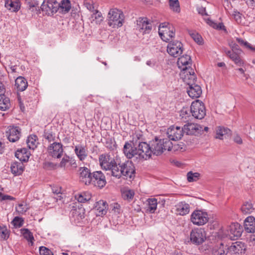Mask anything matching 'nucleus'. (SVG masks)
Masks as SVG:
<instances>
[{"label":"nucleus","instance_id":"nucleus-1","mask_svg":"<svg viewBox=\"0 0 255 255\" xmlns=\"http://www.w3.org/2000/svg\"><path fill=\"white\" fill-rule=\"evenodd\" d=\"M134 173V167L131 161L128 160L122 163L119 160V165L114 170L113 176L120 178L122 176H125L131 178Z\"/></svg>","mask_w":255,"mask_h":255},{"label":"nucleus","instance_id":"nucleus-2","mask_svg":"<svg viewBox=\"0 0 255 255\" xmlns=\"http://www.w3.org/2000/svg\"><path fill=\"white\" fill-rule=\"evenodd\" d=\"M152 154L156 155L161 154L164 150L170 151L173 147L171 141L168 139H158L157 137L150 142Z\"/></svg>","mask_w":255,"mask_h":255},{"label":"nucleus","instance_id":"nucleus-3","mask_svg":"<svg viewBox=\"0 0 255 255\" xmlns=\"http://www.w3.org/2000/svg\"><path fill=\"white\" fill-rule=\"evenodd\" d=\"M100 166L103 169L111 171L113 176L114 170L116 169L117 166L119 164V159L114 158L108 154H102L99 156Z\"/></svg>","mask_w":255,"mask_h":255},{"label":"nucleus","instance_id":"nucleus-4","mask_svg":"<svg viewBox=\"0 0 255 255\" xmlns=\"http://www.w3.org/2000/svg\"><path fill=\"white\" fill-rule=\"evenodd\" d=\"M123 12L117 8L111 9L108 13V24L113 28L122 26L124 21Z\"/></svg>","mask_w":255,"mask_h":255},{"label":"nucleus","instance_id":"nucleus-5","mask_svg":"<svg viewBox=\"0 0 255 255\" xmlns=\"http://www.w3.org/2000/svg\"><path fill=\"white\" fill-rule=\"evenodd\" d=\"M209 217L207 212L202 210L194 211L190 216V221L195 225L203 226L206 224Z\"/></svg>","mask_w":255,"mask_h":255},{"label":"nucleus","instance_id":"nucleus-6","mask_svg":"<svg viewBox=\"0 0 255 255\" xmlns=\"http://www.w3.org/2000/svg\"><path fill=\"white\" fill-rule=\"evenodd\" d=\"M190 108L192 115L195 119L201 120L203 119L206 115L204 104L198 100L193 102Z\"/></svg>","mask_w":255,"mask_h":255},{"label":"nucleus","instance_id":"nucleus-7","mask_svg":"<svg viewBox=\"0 0 255 255\" xmlns=\"http://www.w3.org/2000/svg\"><path fill=\"white\" fill-rule=\"evenodd\" d=\"M41 9L47 15H52L59 8V3L55 0H45L41 5Z\"/></svg>","mask_w":255,"mask_h":255},{"label":"nucleus","instance_id":"nucleus-8","mask_svg":"<svg viewBox=\"0 0 255 255\" xmlns=\"http://www.w3.org/2000/svg\"><path fill=\"white\" fill-rule=\"evenodd\" d=\"M190 239L192 243L196 245L203 243L206 239V232L203 229H194L190 233Z\"/></svg>","mask_w":255,"mask_h":255},{"label":"nucleus","instance_id":"nucleus-9","mask_svg":"<svg viewBox=\"0 0 255 255\" xmlns=\"http://www.w3.org/2000/svg\"><path fill=\"white\" fill-rule=\"evenodd\" d=\"M63 145L60 142H54L47 147V152L49 156L55 158H60L63 153Z\"/></svg>","mask_w":255,"mask_h":255},{"label":"nucleus","instance_id":"nucleus-10","mask_svg":"<svg viewBox=\"0 0 255 255\" xmlns=\"http://www.w3.org/2000/svg\"><path fill=\"white\" fill-rule=\"evenodd\" d=\"M167 51L171 56L177 57L183 52V44L178 40L170 41L167 45Z\"/></svg>","mask_w":255,"mask_h":255},{"label":"nucleus","instance_id":"nucleus-11","mask_svg":"<svg viewBox=\"0 0 255 255\" xmlns=\"http://www.w3.org/2000/svg\"><path fill=\"white\" fill-rule=\"evenodd\" d=\"M137 30L142 34H148L152 29V24L146 17H139L136 21Z\"/></svg>","mask_w":255,"mask_h":255},{"label":"nucleus","instance_id":"nucleus-12","mask_svg":"<svg viewBox=\"0 0 255 255\" xmlns=\"http://www.w3.org/2000/svg\"><path fill=\"white\" fill-rule=\"evenodd\" d=\"M227 232L226 236L229 237L231 240H234L235 238L241 236L242 228L239 223H233L228 227Z\"/></svg>","mask_w":255,"mask_h":255},{"label":"nucleus","instance_id":"nucleus-13","mask_svg":"<svg viewBox=\"0 0 255 255\" xmlns=\"http://www.w3.org/2000/svg\"><path fill=\"white\" fill-rule=\"evenodd\" d=\"M137 150L139 159H146L151 156L152 151L151 150L150 143L148 144L145 142H140L138 145Z\"/></svg>","mask_w":255,"mask_h":255},{"label":"nucleus","instance_id":"nucleus-14","mask_svg":"<svg viewBox=\"0 0 255 255\" xmlns=\"http://www.w3.org/2000/svg\"><path fill=\"white\" fill-rule=\"evenodd\" d=\"M106 183L105 176L102 171H98L92 173L91 185L102 188L106 185Z\"/></svg>","mask_w":255,"mask_h":255},{"label":"nucleus","instance_id":"nucleus-15","mask_svg":"<svg viewBox=\"0 0 255 255\" xmlns=\"http://www.w3.org/2000/svg\"><path fill=\"white\" fill-rule=\"evenodd\" d=\"M184 131L183 128L180 127L172 126L168 128L167 130V135L168 139L171 140L176 141L180 139L183 135Z\"/></svg>","mask_w":255,"mask_h":255},{"label":"nucleus","instance_id":"nucleus-16","mask_svg":"<svg viewBox=\"0 0 255 255\" xmlns=\"http://www.w3.org/2000/svg\"><path fill=\"white\" fill-rule=\"evenodd\" d=\"M79 180L86 185L91 184L92 173L90 170L86 167H80L78 170Z\"/></svg>","mask_w":255,"mask_h":255},{"label":"nucleus","instance_id":"nucleus-17","mask_svg":"<svg viewBox=\"0 0 255 255\" xmlns=\"http://www.w3.org/2000/svg\"><path fill=\"white\" fill-rule=\"evenodd\" d=\"M184 133L188 135H198L203 130V128L199 125L194 123H187L183 128Z\"/></svg>","mask_w":255,"mask_h":255},{"label":"nucleus","instance_id":"nucleus-18","mask_svg":"<svg viewBox=\"0 0 255 255\" xmlns=\"http://www.w3.org/2000/svg\"><path fill=\"white\" fill-rule=\"evenodd\" d=\"M123 152L125 155L129 159L135 157L139 158L137 147L134 146L132 144L126 142L124 146Z\"/></svg>","mask_w":255,"mask_h":255},{"label":"nucleus","instance_id":"nucleus-19","mask_svg":"<svg viewBox=\"0 0 255 255\" xmlns=\"http://www.w3.org/2000/svg\"><path fill=\"white\" fill-rule=\"evenodd\" d=\"M6 135L9 141L16 142L20 138V129L17 127L9 126L6 132Z\"/></svg>","mask_w":255,"mask_h":255},{"label":"nucleus","instance_id":"nucleus-20","mask_svg":"<svg viewBox=\"0 0 255 255\" xmlns=\"http://www.w3.org/2000/svg\"><path fill=\"white\" fill-rule=\"evenodd\" d=\"M224 52L226 55L233 61L234 62L239 66H242L244 65V62L241 59L240 54L241 51L239 49L237 50V52H235L233 49L232 50H228L225 49Z\"/></svg>","mask_w":255,"mask_h":255},{"label":"nucleus","instance_id":"nucleus-21","mask_svg":"<svg viewBox=\"0 0 255 255\" xmlns=\"http://www.w3.org/2000/svg\"><path fill=\"white\" fill-rule=\"evenodd\" d=\"M58 166L64 169H67L69 167L76 168L77 167V163L74 157L65 154L59 163Z\"/></svg>","mask_w":255,"mask_h":255},{"label":"nucleus","instance_id":"nucleus-22","mask_svg":"<svg viewBox=\"0 0 255 255\" xmlns=\"http://www.w3.org/2000/svg\"><path fill=\"white\" fill-rule=\"evenodd\" d=\"M177 65L179 68L182 71L188 70L191 65V59L190 56L188 55H183L178 58L177 61Z\"/></svg>","mask_w":255,"mask_h":255},{"label":"nucleus","instance_id":"nucleus-23","mask_svg":"<svg viewBox=\"0 0 255 255\" xmlns=\"http://www.w3.org/2000/svg\"><path fill=\"white\" fill-rule=\"evenodd\" d=\"M159 35L162 40L165 42H169L175 36V30L172 27H165V29L159 28Z\"/></svg>","mask_w":255,"mask_h":255},{"label":"nucleus","instance_id":"nucleus-24","mask_svg":"<svg viewBox=\"0 0 255 255\" xmlns=\"http://www.w3.org/2000/svg\"><path fill=\"white\" fill-rule=\"evenodd\" d=\"M74 152L80 161L84 160L88 156L87 148L83 144H79L76 145L74 147Z\"/></svg>","mask_w":255,"mask_h":255},{"label":"nucleus","instance_id":"nucleus-25","mask_svg":"<svg viewBox=\"0 0 255 255\" xmlns=\"http://www.w3.org/2000/svg\"><path fill=\"white\" fill-rule=\"evenodd\" d=\"M228 252L231 254H242L246 250L245 244L242 242L238 241L232 244L228 248Z\"/></svg>","mask_w":255,"mask_h":255},{"label":"nucleus","instance_id":"nucleus-26","mask_svg":"<svg viewBox=\"0 0 255 255\" xmlns=\"http://www.w3.org/2000/svg\"><path fill=\"white\" fill-rule=\"evenodd\" d=\"M184 74L183 81L187 85L190 86L196 84V77L192 69L185 71Z\"/></svg>","mask_w":255,"mask_h":255},{"label":"nucleus","instance_id":"nucleus-27","mask_svg":"<svg viewBox=\"0 0 255 255\" xmlns=\"http://www.w3.org/2000/svg\"><path fill=\"white\" fill-rule=\"evenodd\" d=\"M95 209L97 216H101L106 215L108 210V204L104 200H100L95 204Z\"/></svg>","mask_w":255,"mask_h":255},{"label":"nucleus","instance_id":"nucleus-28","mask_svg":"<svg viewBox=\"0 0 255 255\" xmlns=\"http://www.w3.org/2000/svg\"><path fill=\"white\" fill-rule=\"evenodd\" d=\"M187 92L189 97L192 98H199L202 94L201 87L196 84L189 86Z\"/></svg>","mask_w":255,"mask_h":255},{"label":"nucleus","instance_id":"nucleus-29","mask_svg":"<svg viewBox=\"0 0 255 255\" xmlns=\"http://www.w3.org/2000/svg\"><path fill=\"white\" fill-rule=\"evenodd\" d=\"M244 228L248 233H254L255 231V218L253 216L247 217L244 222Z\"/></svg>","mask_w":255,"mask_h":255},{"label":"nucleus","instance_id":"nucleus-30","mask_svg":"<svg viewBox=\"0 0 255 255\" xmlns=\"http://www.w3.org/2000/svg\"><path fill=\"white\" fill-rule=\"evenodd\" d=\"M24 170L23 164L22 162L15 161L11 163L10 171L14 176L21 174Z\"/></svg>","mask_w":255,"mask_h":255},{"label":"nucleus","instance_id":"nucleus-31","mask_svg":"<svg viewBox=\"0 0 255 255\" xmlns=\"http://www.w3.org/2000/svg\"><path fill=\"white\" fill-rule=\"evenodd\" d=\"M30 153L25 148L18 149L15 153V157L21 161H27L28 160Z\"/></svg>","mask_w":255,"mask_h":255},{"label":"nucleus","instance_id":"nucleus-32","mask_svg":"<svg viewBox=\"0 0 255 255\" xmlns=\"http://www.w3.org/2000/svg\"><path fill=\"white\" fill-rule=\"evenodd\" d=\"M190 205L185 202L179 203L176 205L177 214L181 216H184L190 212Z\"/></svg>","mask_w":255,"mask_h":255},{"label":"nucleus","instance_id":"nucleus-33","mask_svg":"<svg viewBox=\"0 0 255 255\" xmlns=\"http://www.w3.org/2000/svg\"><path fill=\"white\" fill-rule=\"evenodd\" d=\"M5 7L12 12L17 11L20 7V1L19 0H6Z\"/></svg>","mask_w":255,"mask_h":255},{"label":"nucleus","instance_id":"nucleus-34","mask_svg":"<svg viewBox=\"0 0 255 255\" xmlns=\"http://www.w3.org/2000/svg\"><path fill=\"white\" fill-rule=\"evenodd\" d=\"M215 138L220 139H223L224 136L231 134V130L230 129L222 126L217 127L215 129Z\"/></svg>","mask_w":255,"mask_h":255},{"label":"nucleus","instance_id":"nucleus-35","mask_svg":"<svg viewBox=\"0 0 255 255\" xmlns=\"http://www.w3.org/2000/svg\"><path fill=\"white\" fill-rule=\"evenodd\" d=\"M27 80L23 77L19 76L15 80V86L17 91H23L27 88Z\"/></svg>","mask_w":255,"mask_h":255},{"label":"nucleus","instance_id":"nucleus-36","mask_svg":"<svg viewBox=\"0 0 255 255\" xmlns=\"http://www.w3.org/2000/svg\"><path fill=\"white\" fill-rule=\"evenodd\" d=\"M228 252L223 243L214 246L211 249L212 255H226Z\"/></svg>","mask_w":255,"mask_h":255},{"label":"nucleus","instance_id":"nucleus-37","mask_svg":"<svg viewBox=\"0 0 255 255\" xmlns=\"http://www.w3.org/2000/svg\"><path fill=\"white\" fill-rule=\"evenodd\" d=\"M10 103L8 98L4 94H0V110L6 111L10 108Z\"/></svg>","mask_w":255,"mask_h":255},{"label":"nucleus","instance_id":"nucleus-38","mask_svg":"<svg viewBox=\"0 0 255 255\" xmlns=\"http://www.w3.org/2000/svg\"><path fill=\"white\" fill-rule=\"evenodd\" d=\"M191 109L189 110L187 108H183L180 112V117L183 122H186L191 120Z\"/></svg>","mask_w":255,"mask_h":255},{"label":"nucleus","instance_id":"nucleus-39","mask_svg":"<svg viewBox=\"0 0 255 255\" xmlns=\"http://www.w3.org/2000/svg\"><path fill=\"white\" fill-rule=\"evenodd\" d=\"M147 211L151 213H154L157 208V200L155 198H149L147 200Z\"/></svg>","mask_w":255,"mask_h":255},{"label":"nucleus","instance_id":"nucleus-40","mask_svg":"<svg viewBox=\"0 0 255 255\" xmlns=\"http://www.w3.org/2000/svg\"><path fill=\"white\" fill-rule=\"evenodd\" d=\"M37 137L35 135H30L26 140V143L28 147L30 149H34L37 146L38 142L37 141Z\"/></svg>","mask_w":255,"mask_h":255},{"label":"nucleus","instance_id":"nucleus-41","mask_svg":"<svg viewBox=\"0 0 255 255\" xmlns=\"http://www.w3.org/2000/svg\"><path fill=\"white\" fill-rule=\"evenodd\" d=\"M103 20V17L100 12L96 10L90 17V20L92 23H95L97 24H100Z\"/></svg>","mask_w":255,"mask_h":255},{"label":"nucleus","instance_id":"nucleus-42","mask_svg":"<svg viewBox=\"0 0 255 255\" xmlns=\"http://www.w3.org/2000/svg\"><path fill=\"white\" fill-rule=\"evenodd\" d=\"M254 209V205L250 202H247L244 203L241 208L242 213L245 214L251 213Z\"/></svg>","mask_w":255,"mask_h":255},{"label":"nucleus","instance_id":"nucleus-43","mask_svg":"<svg viewBox=\"0 0 255 255\" xmlns=\"http://www.w3.org/2000/svg\"><path fill=\"white\" fill-rule=\"evenodd\" d=\"M21 233L23 237L29 242V245L32 246L34 241L32 234L27 229H22Z\"/></svg>","mask_w":255,"mask_h":255},{"label":"nucleus","instance_id":"nucleus-44","mask_svg":"<svg viewBox=\"0 0 255 255\" xmlns=\"http://www.w3.org/2000/svg\"><path fill=\"white\" fill-rule=\"evenodd\" d=\"M188 33L196 43L199 44L203 43V39L197 32L193 30H189Z\"/></svg>","mask_w":255,"mask_h":255},{"label":"nucleus","instance_id":"nucleus-45","mask_svg":"<svg viewBox=\"0 0 255 255\" xmlns=\"http://www.w3.org/2000/svg\"><path fill=\"white\" fill-rule=\"evenodd\" d=\"M59 8L62 10L64 12H67L71 8V4L69 0H63L60 3H59Z\"/></svg>","mask_w":255,"mask_h":255},{"label":"nucleus","instance_id":"nucleus-46","mask_svg":"<svg viewBox=\"0 0 255 255\" xmlns=\"http://www.w3.org/2000/svg\"><path fill=\"white\" fill-rule=\"evenodd\" d=\"M170 8L175 12H179L180 9L178 0H169Z\"/></svg>","mask_w":255,"mask_h":255},{"label":"nucleus","instance_id":"nucleus-47","mask_svg":"<svg viewBox=\"0 0 255 255\" xmlns=\"http://www.w3.org/2000/svg\"><path fill=\"white\" fill-rule=\"evenodd\" d=\"M200 174L198 172L190 171L187 174V180L189 182L196 181L199 179Z\"/></svg>","mask_w":255,"mask_h":255},{"label":"nucleus","instance_id":"nucleus-48","mask_svg":"<svg viewBox=\"0 0 255 255\" xmlns=\"http://www.w3.org/2000/svg\"><path fill=\"white\" fill-rule=\"evenodd\" d=\"M91 196L89 194L84 193L83 194H79L77 199L78 202L81 203H85L91 199Z\"/></svg>","mask_w":255,"mask_h":255},{"label":"nucleus","instance_id":"nucleus-49","mask_svg":"<svg viewBox=\"0 0 255 255\" xmlns=\"http://www.w3.org/2000/svg\"><path fill=\"white\" fill-rule=\"evenodd\" d=\"M110 210L115 214H118L121 212V206L118 203H113L110 205Z\"/></svg>","mask_w":255,"mask_h":255},{"label":"nucleus","instance_id":"nucleus-50","mask_svg":"<svg viewBox=\"0 0 255 255\" xmlns=\"http://www.w3.org/2000/svg\"><path fill=\"white\" fill-rule=\"evenodd\" d=\"M28 209L27 205L26 204L20 203L16 208V211L20 214H24Z\"/></svg>","mask_w":255,"mask_h":255},{"label":"nucleus","instance_id":"nucleus-51","mask_svg":"<svg viewBox=\"0 0 255 255\" xmlns=\"http://www.w3.org/2000/svg\"><path fill=\"white\" fill-rule=\"evenodd\" d=\"M134 195V193L132 190H128L124 191L122 193V196L124 199L130 200Z\"/></svg>","mask_w":255,"mask_h":255},{"label":"nucleus","instance_id":"nucleus-52","mask_svg":"<svg viewBox=\"0 0 255 255\" xmlns=\"http://www.w3.org/2000/svg\"><path fill=\"white\" fill-rule=\"evenodd\" d=\"M11 223L15 227L20 228L23 225V220L22 218L16 217L13 219Z\"/></svg>","mask_w":255,"mask_h":255},{"label":"nucleus","instance_id":"nucleus-53","mask_svg":"<svg viewBox=\"0 0 255 255\" xmlns=\"http://www.w3.org/2000/svg\"><path fill=\"white\" fill-rule=\"evenodd\" d=\"M0 237L3 240H7L9 237L8 231L6 228L0 227Z\"/></svg>","mask_w":255,"mask_h":255},{"label":"nucleus","instance_id":"nucleus-54","mask_svg":"<svg viewBox=\"0 0 255 255\" xmlns=\"http://www.w3.org/2000/svg\"><path fill=\"white\" fill-rule=\"evenodd\" d=\"M39 254L40 255H53L49 249L43 246L39 248Z\"/></svg>","mask_w":255,"mask_h":255},{"label":"nucleus","instance_id":"nucleus-55","mask_svg":"<svg viewBox=\"0 0 255 255\" xmlns=\"http://www.w3.org/2000/svg\"><path fill=\"white\" fill-rule=\"evenodd\" d=\"M58 165L52 162H45L44 163V168L48 170L55 169L57 168Z\"/></svg>","mask_w":255,"mask_h":255},{"label":"nucleus","instance_id":"nucleus-56","mask_svg":"<svg viewBox=\"0 0 255 255\" xmlns=\"http://www.w3.org/2000/svg\"><path fill=\"white\" fill-rule=\"evenodd\" d=\"M0 199L1 202H7L9 201L14 200L15 199L13 197L10 195L0 193Z\"/></svg>","mask_w":255,"mask_h":255},{"label":"nucleus","instance_id":"nucleus-57","mask_svg":"<svg viewBox=\"0 0 255 255\" xmlns=\"http://www.w3.org/2000/svg\"><path fill=\"white\" fill-rule=\"evenodd\" d=\"M231 15L233 17L236 22L240 23L242 22V14L237 11H233Z\"/></svg>","mask_w":255,"mask_h":255},{"label":"nucleus","instance_id":"nucleus-58","mask_svg":"<svg viewBox=\"0 0 255 255\" xmlns=\"http://www.w3.org/2000/svg\"><path fill=\"white\" fill-rule=\"evenodd\" d=\"M84 4L88 9L90 11H94V7L93 6V1L90 0H87L85 1Z\"/></svg>","mask_w":255,"mask_h":255},{"label":"nucleus","instance_id":"nucleus-59","mask_svg":"<svg viewBox=\"0 0 255 255\" xmlns=\"http://www.w3.org/2000/svg\"><path fill=\"white\" fill-rule=\"evenodd\" d=\"M236 40L238 42V43L241 46H244L246 47L250 48V44L247 41H244L243 39L237 38Z\"/></svg>","mask_w":255,"mask_h":255},{"label":"nucleus","instance_id":"nucleus-60","mask_svg":"<svg viewBox=\"0 0 255 255\" xmlns=\"http://www.w3.org/2000/svg\"><path fill=\"white\" fill-rule=\"evenodd\" d=\"M212 27L215 29H222L224 27V26L222 23H219L218 24L214 22Z\"/></svg>","mask_w":255,"mask_h":255},{"label":"nucleus","instance_id":"nucleus-61","mask_svg":"<svg viewBox=\"0 0 255 255\" xmlns=\"http://www.w3.org/2000/svg\"><path fill=\"white\" fill-rule=\"evenodd\" d=\"M234 141L238 144H241L243 142L242 139L239 135H236L234 137Z\"/></svg>","mask_w":255,"mask_h":255},{"label":"nucleus","instance_id":"nucleus-62","mask_svg":"<svg viewBox=\"0 0 255 255\" xmlns=\"http://www.w3.org/2000/svg\"><path fill=\"white\" fill-rule=\"evenodd\" d=\"M28 4L29 6V8L30 9L32 7H36L38 5V3L36 1H32L28 2Z\"/></svg>","mask_w":255,"mask_h":255},{"label":"nucleus","instance_id":"nucleus-63","mask_svg":"<svg viewBox=\"0 0 255 255\" xmlns=\"http://www.w3.org/2000/svg\"><path fill=\"white\" fill-rule=\"evenodd\" d=\"M197 10H198L199 13H200L202 15L206 14V13L205 12L206 9H205V7H198Z\"/></svg>","mask_w":255,"mask_h":255},{"label":"nucleus","instance_id":"nucleus-64","mask_svg":"<svg viewBox=\"0 0 255 255\" xmlns=\"http://www.w3.org/2000/svg\"><path fill=\"white\" fill-rule=\"evenodd\" d=\"M146 65L150 67H154L155 65V62L154 61L148 60L146 63Z\"/></svg>","mask_w":255,"mask_h":255}]
</instances>
